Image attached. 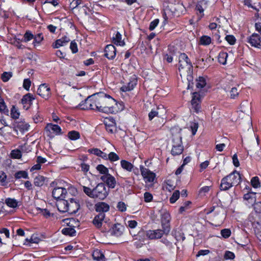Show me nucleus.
Returning <instances> with one entry per match:
<instances>
[{"label": "nucleus", "instance_id": "45", "mask_svg": "<svg viewBox=\"0 0 261 261\" xmlns=\"http://www.w3.org/2000/svg\"><path fill=\"white\" fill-rule=\"evenodd\" d=\"M251 183L253 187L255 188H258L260 187V182L259 178L257 176L253 177L251 180Z\"/></svg>", "mask_w": 261, "mask_h": 261}, {"label": "nucleus", "instance_id": "54", "mask_svg": "<svg viewBox=\"0 0 261 261\" xmlns=\"http://www.w3.org/2000/svg\"><path fill=\"white\" fill-rule=\"evenodd\" d=\"M221 234L224 238H228L231 234V231L229 229H223L221 230Z\"/></svg>", "mask_w": 261, "mask_h": 261}, {"label": "nucleus", "instance_id": "8", "mask_svg": "<svg viewBox=\"0 0 261 261\" xmlns=\"http://www.w3.org/2000/svg\"><path fill=\"white\" fill-rule=\"evenodd\" d=\"M169 233L164 231V229L149 230L146 232L147 237L150 239H159L161 238L164 234L167 235Z\"/></svg>", "mask_w": 261, "mask_h": 261}, {"label": "nucleus", "instance_id": "22", "mask_svg": "<svg viewBox=\"0 0 261 261\" xmlns=\"http://www.w3.org/2000/svg\"><path fill=\"white\" fill-rule=\"evenodd\" d=\"M70 41V39L68 37H63L61 39L57 40L56 42L53 44V47L54 48H58L61 46L66 45Z\"/></svg>", "mask_w": 261, "mask_h": 261}, {"label": "nucleus", "instance_id": "52", "mask_svg": "<svg viewBox=\"0 0 261 261\" xmlns=\"http://www.w3.org/2000/svg\"><path fill=\"white\" fill-rule=\"evenodd\" d=\"M225 38L230 45H233L236 43V39L233 35H227Z\"/></svg>", "mask_w": 261, "mask_h": 261}, {"label": "nucleus", "instance_id": "46", "mask_svg": "<svg viewBox=\"0 0 261 261\" xmlns=\"http://www.w3.org/2000/svg\"><path fill=\"white\" fill-rule=\"evenodd\" d=\"M108 159L111 162H115L119 160V156L114 152H111L108 154Z\"/></svg>", "mask_w": 261, "mask_h": 261}, {"label": "nucleus", "instance_id": "14", "mask_svg": "<svg viewBox=\"0 0 261 261\" xmlns=\"http://www.w3.org/2000/svg\"><path fill=\"white\" fill-rule=\"evenodd\" d=\"M116 54V49L112 44L107 45L105 49V56L108 59H113Z\"/></svg>", "mask_w": 261, "mask_h": 261}, {"label": "nucleus", "instance_id": "55", "mask_svg": "<svg viewBox=\"0 0 261 261\" xmlns=\"http://www.w3.org/2000/svg\"><path fill=\"white\" fill-rule=\"evenodd\" d=\"M70 48L71 49L72 53L75 54L77 52L78 48H77V45L76 43V42L73 40L70 43Z\"/></svg>", "mask_w": 261, "mask_h": 261}, {"label": "nucleus", "instance_id": "56", "mask_svg": "<svg viewBox=\"0 0 261 261\" xmlns=\"http://www.w3.org/2000/svg\"><path fill=\"white\" fill-rule=\"evenodd\" d=\"M11 76L12 73L11 72H5L2 75V79L3 82H6Z\"/></svg>", "mask_w": 261, "mask_h": 261}, {"label": "nucleus", "instance_id": "32", "mask_svg": "<svg viewBox=\"0 0 261 261\" xmlns=\"http://www.w3.org/2000/svg\"><path fill=\"white\" fill-rule=\"evenodd\" d=\"M227 57L228 54L226 52H221L218 55V61L220 64L225 65L226 63Z\"/></svg>", "mask_w": 261, "mask_h": 261}, {"label": "nucleus", "instance_id": "29", "mask_svg": "<svg viewBox=\"0 0 261 261\" xmlns=\"http://www.w3.org/2000/svg\"><path fill=\"white\" fill-rule=\"evenodd\" d=\"M212 42V39L210 36L206 35L202 36L199 38V44L206 46L210 45Z\"/></svg>", "mask_w": 261, "mask_h": 261}, {"label": "nucleus", "instance_id": "63", "mask_svg": "<svg viewBox=\"0 0 261 261\" xmlns=\"http://www.w3.org/2000/svg\"><path fill=\"white\" fill-rule=\"evenodd\" d=\"M31 81L29 79H24L23 83V88L27 90H29L31 86Z\"/></svg>", "mask_w": 261, "mask_h": 261}, {"label": "nucleus", "instance_id": "59", "mask_svg": "<svg viewBox=\"0 0 261 261\" xmlns=\"http://www.w3.org/2000/svg\"><path fill=\"white\" fill-rule=\"evenodd\" d=\"M6 179L7 175L4 172H2L0 173V185L5 186L6 184Z\"/></svg>", "mask_w": 261, "mask_h": 261}, {"label": "nucleus", "instance_id": "57", "mask_svg": "<svg viewBox=\"0 0 261 261\" xmlns=\"http://www.w3.org/2000/svg\"><path fill=\"white\" fill-rule=\"evenodd\" d=\"M11 156L14 159H19L21 157V152L18 150H13L11 152Z\"/></svg>", "mask_w": 261, "mask_h": 261}, {"label": "nucleus", "instance_id": "1", "mask_svg": "<svg viewBox=\"0 0 261 261\" xmlns=\"http://www.w3.org/2000/svg\"><path fill=\"white\" fill-rule=\"evenodd\" d=\"M79 107L83 110H93L107 114L116 113L120 111L117 101L103 93L89 96L79 105Z\"/></svg>", "mask_w": 261, "mask_h": 261}, {"label": "nucleus", "instance_id": "21", "mask_svg": "<svg viewBox=\"0 0 261 261\" xmlns=\"http://www.w3.org/2000/svg\"><path fill=\"white\" fill-rule=\"evenodd\" d=\"M137 80L135 77H132L126 85H123L121 88V90L123 92L129 91L132 90L136 86Z\"/></svg>", "mask_w": 261, "mask_h": 261}, {"label": "nucleus", "instance_id": "44", "mask_svg": "<svg viewBox=\"0 0 261 261\" xmlns=\"http://www.w3.org/2000/svg\"><path fill=\"white\" fill-rule=\"evenodd\" d=\"M33 44L35 46L36 44H39L43 39L42 34L39 33L36 36H34Z\"/></svg>", "mask_w": 261, "mask_h": 261}, {"label": "nucleus", "instance_id": "35", "mask_svg": "<svg viewBox=\"0 0 261 261\" xmlns=\"http://www.w3.org/2000/svg\"><path fill=\"white\" fill-rule=\"evenodd\" d=\"M45 181V178L41 175L36 176L34 179V185L37 187H41L43 185Z\"/></svg>", "mask_w": 261, "mask_h": 261}, {"label": "nucleus", "instance_id": "5", "mask_svg": "<svg viewBox=\"0 0 261 261\" xmlns=\"http://www.w3.org/2000/svg\"><path fill=\"white\" fill-rule=\"evenodd\" d=\"M178 60V70L179 71L184 69L187 70L192 69L193 66L192 63L186 54H180L179 56Z\"/></svg>", "mask_w": 261, "mask_h": 261}, {"label": "nucleus", "instance_id": "37", "mask_svg": "<svg viewBox=\"0 0 261 261\" xmlns=\"http://www.w3.org/2000/svg\"><path fill=\"white\" fill-rule=\"evenodd\" d=\"M0 112L6 115H8L9 110L7 108L6 104L3 98L0 97Z\"/></svg>", "mask_w": 261, "mask_h": 261}, {"label": "nucleus", "instance_id": "4", "mask_svg": "<svg viewBox=\"0 0 261 261\" xmlns=\"http://www.w3.org/2000/svg\"><path fill=\"white\" fill-rule=\"evenodd\" d=\"M93 198H98L103 200L108 195V192L105 185L103 183L98 184L96 187L93 189Z\"/></svg>", "mask_w": 261, "mask_h": 261}, {"label": "nucleus", "instance_id": "9", "mask_svg": "<svg viewBox=\"0 0 261 261\" xmlns=\"http://www.w3.org/2000/svg\"><path fill=\"white\" fill-rule=\"evenodd\" d=\"M181 130V129L178 127H174L171 129L170 131L172 136L173 144H182Z\"/></svg>", "mask_w": 261, "mask_h": 261}, {"label": "nucleus", "instance_id": "18", "mask_svg": "<svg viewBox=\"0 0 261 261\" xmlns=\"http://www.w3.org/2000/svg\"><path fill=\"white\" fill-rule=\"evenodd\" d=\"M105 128L107 131L111 134H114L116 131L115 122L113 120L107 119L104 121Z\"/></svg>", "mask_w": 261, "mask_h": 261}, {"label": "nucleus", "instance_id": "33", "mask_svg": "<svg viewBox=\"0 0 261 261\" xmlns=\"http://www.w3.org/2000/svg\"><path fill=\"white\" fill-rule=\"evenodd\" d=\"M62 232L66 236H74L75 234L76 231L74 228L69 227L64 228L62 230Z\"/></svg>", "mask_w": 261, "mask_h": 261}, {"label": "nucleus", "instance_id": "26", "mask_svg": "<svg viewBox=\"0 0 261 261\" xmlns=\"http://www.w3.org/2000/svg\"><path fill=\"white\" fill-rule=\"evenodd\" d=\"M123 232V226L120 224H115L112 227L111 233L116 236H120Z\"/></svg>", "mask_w": 261, "mask_h": 261}, {"label": "nucleus", "instance_id": "19", "mask_svg": "<svg viewBox=\"0 0 261 261\" xmlns=\"http://www.w3.org/2000/svg\"><path fill=\"white\" fill-rule=\"evenodd\" d=\"M95 208L96 211L99 213V214L102 213L103 214H105V213L109 211L110 206L105 202H99L95 204Z\"/></svg>", "mask_w": 261, "mask_h": 261}, {"label": "nucleus", "instance_id": "48", "mask_svg": "<svg viewBox=\"0 0 261 261\" xmlns=\"http://www.w3.org/2000/svg\"><path fill=\"white\" fill-rule=\"evenodd\" d=\"M207 60H210L209 59H207L205 61L203 58L199 59L197 60V64L198 66L200 67V68H204L207 66V64H205V62H207Z\"/></svg>", "mask_w": 261, "mask_h": 261}, {"label": "nucleus", "instance_id": "40", "mask_svg": "<svg viewBox=\"0 0 261 261\" xmlns=\"http://www.w3.org/2000/svg\"><path fill=\"white\" fill-rule=\"evenodd\" d=\"M34 38V35L29 31H27L24 34L21 41L27 42Z\"/></svg>", "mask_w": 261, "mask_h": 261}, {"label": "nucleus", "instance_id": "6", "mask_svg": "<svg viewBox=\"0 0 261 261\" xmlns=\"http://www.w3.org/2000/svg\"><path fill=\"white\" fill-rule=\"evenodd\" d=\"M171 220V217L170 214L167 212H163L161 214V225L163 229H164V231L166 233H169L170 231L171 227L170 225V222Z\"/></svg>", "mask_w": 261, "mask_h": 261}, {"label": "nucleus", "instance_id": "28", "mask_svg": "<svg viewBox=\"0 0 261 261\" xmlns=\"http://www.w3.org/2000/svg\"><path fill=\"white\" fill-rule=\"evenodd\" d=\"M240 92V89L237 87H232L231 88L230 90L229 91V94L227 95L231 99H235L238 98Z\"/></svg>", "mask_w": 261, "mask_h": 261}, {"label": "nucleus", "instance_id": "60", "mask_svg": "<svg viewBox=\"0 0 261 261\" xmlns=\"http://www.w3.org/2000/svg\"><path fill=\"white\" fill-rule=\"evenodd\" d=\"M159 22L158 19H155L150 23L149 29L150 31L153 30L155 27L158 25Z\"/></svg>", "mask_w": 261, "mask_h": 261}, {"label": "nucleus", "instance_id": "36", "mask_svg": "<svg viewBox=\"0 0 261 261\" xmlns=\"http://www.w3.org/2000/svg\"><path fill=\"white\" fill-rule=\"evenodd\" d=\"M5 203L8 206L12 208H15L18 205V202L17 200L13 198H7L5 200Z\"/></svg>", "mask_w": 261, "mask_h": 261}, {"label": "nucleus", "instance_id": "27", "mask_svg": "<svg viewBox=\"0 0 261 261\" xmlns=\"http://www.w3.org/2000/svg\"><path fill=\"white\" fill-rule=\"evenodd\" d=\"M92 257L93 259L97 261H105L104 254L98 249L93 251Z\"/></svg>", "mask_w": 261, "mask_h": 261}, {"label": "nucleus", "instance_id": "58", "mask_svg": "<svg viewBox=\"0 0 261 261\" xmlns=\"http://www.w3.org/2000/svg\"><path fill=\"white\" fill-rule=\"evenodd\" d=\"M144 201L146 202H149L152 201L153 196L149 192H145L144 194Z\"/></svg>", "mask_w": 261, "mask_h": 261}, {"label": "nucleus", "instance_id": "3", "mask_svg": "<svg viewBox=\"0 0 261 261\" xmlns=\"http://www.w3.org/2000/svg\"><path fill=\"white\" fill-rule=\"evenodd\" d=\"M74 190V188L70 185L66 184L64 187H57L55 188L52 191L53 197L59 200L64 199L67 194V190Z\"/></svg>", "mask_w": 261, "mask_h": 261}, {"label": "nucleus", "instance_id": "2", "mask_svg": "<svg viewBox=\"0 0 261 261\" xmlns=\"http://www.w3.org/2000/svg\"><path fill=\"white\" fill-rule=\"evenodd\" d=\"M240 182L241 175L238 172L234 171L222 179L220 188L221 190L226 191L238 185Z\"/></svg>", "mask_w": 261, "mask_h": 261}, {"label": "nucleus", "instance_id": "30", "mask_svg": "<svg viewBox=\"0 0 261 261\" xmlns=\"http://www.w3.org/2000/svg\"><path fill=\"white\" fill-rule=\"evenodd\" d=\"M121 39V34L117 32L115 36L113 37V41L117 45L123 46L124 45V42Z\"/></svg>", "mask_w": 261, "mask_h": 261}, {"label": "nucleus", "instance_id": "15", "mask_svg": "<svg viewBox=\"0 0 261 261\" xmlns=\"http://www.w3.org/2000/svg\"><path fill=\"white\" fill-rule=\"evenodd\" d=\"M200 102V95L197 92L193 93L192 99L191 100V105L193 108L194 109L196 112H198L200 109L199 103Z\"/></svg>", "mask_w": 261, "mask_h": 261}, {"label": "nucleus", "instance_id": "42", "mask_svg": "<svg viewBox=\"0 0 261 261\" xmlns=\"http://www.w3.org/2000/svg\"><path fill=\"white\" fill-rule=\"evenodd\" d=\"M68 136L70 140H75L80 138V135L79 132L73 130L68 133Z\"/></svg>", "mask_w": 261, "mask_h": 261}, {"label": "nucleus", "instance_id": "41", "mask_svg": "<svg viewBox=\"0 0 261 261\" xmlns=\"http://www.w3.org/2000/svg\"><path fill=\"white\" fill-rule=\"evenodd\" d=\"M36 209L37 211V213H41L46 218H48L50 216L53 215L47 209L40 208L39 207H36Z\"/></svg>", "mask_w": 261, "mask_h": 261}, {"label": "nucleus", "instance_id": "20", "mask_svg": "<svg viewBox=\"0 0 261 261\" xmlns=\"http://www.w3.org/2000/svg\"><path fill=\"white\" fill-rule=\"evenodd\" d=\"M45 129L47 132H53L56 135H59L62 134L61 127L56 124L48 123L47 124Z\"/></svg>", "mask_w": 261, "mask_h": 261}, {"label": "nucleus", "instance_id": "49", "mask_svg": "<svg viewBox=\"0 0 261 261\" xmlns=\"http://www.w3.org/2000/svg\"><path fill=\"white\" fill-rule=\"evenodd\" d=\"M83 189L84 193L91 198H93V189H91L90 188L83 186Z\"/></svg>", "mask_w": 261, "mask_h": 261}, {"label": "nucleus", "instance_id": "38", "mask_svg": "<svg viewBox=\"0 0 261 261\" xmlns=\"http://www.w3.org/2000/svg\"><path fill=\"white\" fill-rule=\"evenodd\" d=\"M175 186L173 182L170 180H167L163 185V188L166 189L169 191H171L174 190Z\"/></svg>", "mask_w": 261, "mask_h": 261}, {"label": "nucleus", "instance_id": "31", "mask_svg": "<svg viewBox=\"0 0 261 261\" xmlns=\"http://www.w3.org/2000/svg\"><path fill=\"white\" fill-rule=\"evenodd\" d=\"M120 163L121 166L123 169L129 172H130L132 170L134 166L130 162L126 160H121Z\"/></svg>", "mask_w": 261, "mask_h": 261}, {"label": "nucleus", "instance_id": "11", "mask_svg": "<svg viewBox=\"0 0 261 261\" xmlns=\"http://www.w3.org/2000/svg\"><path fill=\"white\" fill-rule=\"evenodd\" d=\"M248 42L252 46L258 48H261V37L256 33H253L248 38Z\"/></svg>", "mask_w": 261, "mask_h": 261}, {"label": "nucleus", "instance_id": "62", "mask_svg": "<svg viewBox=\"0 0 261 261\" xmlns=\"http://www.w3.org/2000/svg\"><path fill=\"white\" fill-rule=\"evenodd\" d=\"M234 256H234V253L233 252L229 251H226L224 254V258L226 259H232L234 258Z\"/></svg>", "mask_w": 261, "mask_h": 261}, {"label": "nucleus", "instance_id": "13", "mask_svg": "<svg viewBox=\"0 0 261 261\" xmlns=\"http://www.w3.org/2000/svg\"><path fill=\"white\" fill-rule=\"evenodd\" d=\"M100 179L105 182L110 188L113 189L116 186L115 178L110 174L102 175L100 177Z\"/></svg>", "mask_w": 261, "mask_h": 261}, {"label": "nucleus", "instance_id": "12", "mask_svg": "<svg viewBox=\"0 0 261 261\" xmlns=\"http://www.w3.org/2000/svg\"><path fill=\"white\" fill-rule=\"evenodd\" d=\"M37 93L43 98L47 99L50 95V89L46 84H43L39 86Z\"/></svg>", "mask_w": 261, "mask_h": 261}, {"label": "nucleus", "instance_id": "24", "mask_svg": "<svg viewBox=\"0 0 261 261\" xmlns=\"http://www.w3.org/2000/svg\"><path fill=\"white\" fill-rule=\"evenodd\" d=\"M105 218V214H98L96 215L94 220L93 223L94 225L98 228H100L102 226V223Z\"/></svg>", "mask_w": 261, "mask_h": 261}, {"label": "nucleus", "instance_id": "25", "mask_svg": "<svg viewBox=\"0 0 261 261\" xmlns=\"http://www.w3.org/2000/svg\"><path fill=\"white\" fill-rule=\"evenodd\" d=\"M183 150L184 147L182 144L177 145V144H173L171 153L173 155H177L180 154Z\"/></svg>", "mask_w": 261, "mask_h": 261}, {"label": "nucleus", "instance_id": "23", "mask_svg": "<svg viewBox=\"0 0 261 261\" xmlns=\"http://www.w3.org/2000/svg\"><path fill=\"white\" fill-rule=\"evenodd\" d=\"M68 201L65 200L64 199H59L57 203L58 210L62 213L67 212L68 210Z\"/></svg>", "mask_w": 261, "mask_h": 261}, {"label": "nucleus", "instance_id": "43", "mask_svg": "<svg viewBox=\"0 0 261 261\" xmlns=\"http://www.w3.org/2000/svg\"><path fill=\"white\" fill-rule=\"evenodd\" d=\"M96 169L100 173L103 175L109 174V170L107 167L103 165H98L96 167Z\"/></svg>", "mask_w": 261, "mask_h": 261}, {"label": "nucleus", "instance_id": "51", "mask_svg": "<svg viewBox=\"0 0 261 261\" xmlns=\"http://www.w3.org/2000/svg\"><path fill=\"white\" fill-rule=\"evenodd\" d=\"M253 206L256 215H257V214L261 213V202H255Z\"/></svg>", "mask_w": 261, "mask_h": 261}, {"label": "nucleus", "instance_id": "7", "mask_svg": "<svg viewBox=\"0 0 261 261\" xmlns=\"http://www.w3.org/2000/svg\"><path fill=\"white\" fill-rule=\"evenodd\" d=\"M80 207L79 201L76 198H70L68 201V210L67 212L70 214H75Z\"/></svg>", "mask_w": 261, "mask_h": 261}, {"label": "nucleus", "instance_id": "61", "mask_svg": "<svg viewBox=\"0 0 261 261\" xmlns=\"http://www.w3.org/2000/svg\"><path fill=\"white\" fill-rule=\"evenodd\" d=\"M246 106H245L244 104L241 105V109H242L241 111L244 113H249L250 112V106L247 103H246Z\"/></svg>", "mask_w": 261, "mask_h": 261}, {"label": "nucleus", "instance_id": "10", "mask_svg": "<svg viewBox=\"0 0 261 261\" xmlns=\"http://www.w3.org/2000/svg\"><path fill=\"white\" fill-rule=\"evenodd\" d=\"M141 173L142 176L147 182H153L155 177V174L150 171L148 169L144 168L143 166H140Z\"/></svg>", "mask_w": 261, "mask_h": 261}, {"label": "nucleus", "instance_id": "34", "mask_svg": "<svg viewBox=\"0 0 261 261\" xmlns=\"http://www.w3.org/2000/svg\"><path fill=\"white\" fill-rule=\"evenodd\" d=\"M206 85V81L203 77L199 76L195 81V85L197 88H202Z\"/></svg>", "mask_w": 261, "mask_h": 261}, {"label": "nucleus", "instance_id": "17", "mask_svg": "<svg viewBox=\"0 0 261 261\" xmlns=\"http://www.w3.org/2000/svg\"><path fill=\"white\" fill-rule=\"evenodd\" d=\"M34 99L33 95L30 93L24 95L21 99V103L23 106V108L28 110L32 104V101Z\"/></svg>", "mask_w": 261, "mask_h": 261}, {"label": "nucleus", "instance_id": "64", "mask_svg": "<svg viewBox=\"0 0 261 261\" xmlns=\"http://www.w3.org/2000/svg\"><path fill=\"white\" fill-rule=\"evenodd\" d=\"M47 4H51L54 6H57L59 5L58 0H46L42 4L45 6Z\"/></svg>", "mask_w": 261, "mask_h": 261}, {"label": "nucleus", "instance_id": "16", "mask_svg": "<svg viewBox=\"0 0 261 261\" xmlns=\"http://www.w3.org/2000/svg\"><path fill=\"white\" fill-rule=\"evenodd\" d=\"M166 111L163 106H159L156 110H152L149 113L148 117L150 120H151L155 116L162 117L165 114Z\"/></svg>", "mask_w": 261, "mask_h": 261}, {"label": "nucleus", "instance_id": "53", "mask_svg": "<svg viewBox=\"0 0 261 261\" xmlns=\"http://www.w3.org/2000/svg\"><path fill=\"white\" fill-rule=\"evenodd\" d=\"M206 4V2H205L204 1H202L199 2L196 6V9L200 13H203L204 11V9L203 8L202 5ZM202 15H203V14H202Z\"/></svg>", "mask_w": 261, "mask_h": 261}, {"label": "nucleus", "instance_id": "39", "mask_svg": "<svg viewBox=\"0 0 261 261\" xmlns=\"http://www.w3.org/2000/svg\"><path fill=\"white\" fill-rule=\"evenodd\" d=\"M14 176L16 179H19L21 178L27 179L29 178L28 173L25 171H19L15 173Z\"/></svg>", "mask_w": 261, "mask_h": 261}, {"label": "nucleus", "instance_id": "50", "mask_svg": "<svg viewBox=\"0 0 261 261\" xmlns=\"http://www.w3.org/2000/svg\"><path fill=\"white\" fill-rule=\"evenodd\" d=\"M117 208L119 211L123 212L126 210V205L124 202L120 201L117 203Z\"/></svg>", "mask_w": 261, "mask_h": 261}, {"label": "nucleus", "instance_id": "47", "mask_svg": "<svg viewBox=\"0 0 261 261\" xmlns=\"http://www.w3.org/2000/svg\"><path fill=\"white\" fill-rule=\"evenodd\" d=\"M179 197V191H175L172 196L170 198V202L171 203H174L178 198Z\"/></svg>", "mask_w": 261, "mask_h": 261}]
</instances>
